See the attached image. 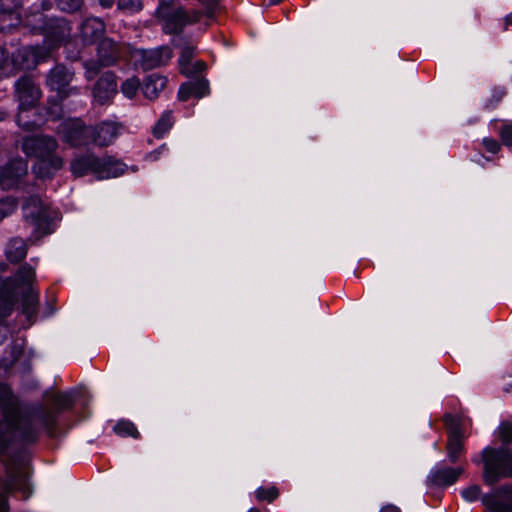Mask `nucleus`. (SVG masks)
I'll list each match as a JSON object with an SVG mask.
<instances>
[{"label":"nucleus","instance_id":"22","mask_svg":"<svg viewBox=\"0 0 512 512\" xmlns=\"http://www.w3.org/2000/svg\"><path fill=\"white\" fill-rule=\"evenodd\" d=\"M209 93L208 81L204 78H198L194 81H188L181 85L178 92L180 101H188L191 97L202 98Z\"/></svg>","mask_w":512,"mask_h":512},{"label":"nucleus","instance_id":"54","mask_svg":"<svg viewBox=\"0 0 512 512\" xmlns=\"http://www.w3.org/2000/svg\"><path fill=\"white\" fill-rule=\"evenodd\" d=\"M504 22H505V27H504L505 30L508 29L509 25L512 26V13L505 17Z\"/></svg>","mask_w":512,"mask_h":512},{"label":"nucleus","instance_id":"49","mask_svg":"<svg viewBox=\"0 0 512 512\" xmlns=\"http://www.w3.org/2000/svg\"><path fill=\"white\" fill-rule=\"evenodd\" d=\"M8 327L6 323H0V345L4 343V341L8 337Z\"/></svg>","mask_w":512,"mask_h":512},{"label":"nucleus","instance_id":"12","mask_svg":"<svg viewBox=\"0 0 512 512\" xmlns=\"http://www.w3.org/2000/svg\"><path fill=\"white\" fill-rule=\"evenodd\" d=\"M140 67L145 70H152L166 65L173 56V50L168 45L154 49H139L133 55Z\"/></svg>","mask_w":512,"mask_h":512},{"label":"nucleus","instance_id":"52","mask_svg":"<svg viewBox=\"0 0 512 512\" xmlns=\"http://www.w3.org/2000/svg\"><path fill=\"white\" fill-rule=\"evenodd\" d=\"M115 0H99V3L104 8H110L113 6Z\"/></svg>","mask_w":512,"mask_h":512},{"label":"nucleus","instance_id":"3","mask_svg":"<svg viewBox=\"0 0 512 512\" xmlns=\"http://www.w3.org/2000/svg\"><path fill=\"white\" fill-rule=\"evenodd\" d=\"M130 57V48L121 41L106 37L99 41L96 47V58L88 59L83 62L85 69V78L91 81L105 67H111L122 61L128 60Z\"/></svg>","mask_w":512,"mask_h":512},{"label":"nucleus","instance_id":"46","mask_svg":"<svg viewBox=\"0 0 512 512\" xmlns=\"http://www.w3.org/2000/svg\"><path fill=\"white\" fill-rule=\"evenodd\" d=\"M501 142L494 138H484L482 140V145L485 150L492 154H497L501 150Z\"/></svg>","mask_w":512,"mask_h":512},{"label":"nucleus","instance_id":"25","mask_svg":"<svg viewBox=\"0 0 512 512\" xmlns=\"http://www.w3.org/2000/svg\"><path fill=\"white\" fill-rule=\"evenodd\" d=\"M167 78L159 74H151L147 76L142 85V92L149 100L158 98L159 93L165 89Z\"/></svg>","mask_w":512,"mask_h":512},{"label":"nucleus","instance_id":"13","mask_svg":"<svg viewBox=\"0 0 512 512\" xmlns=\"http://www.w3.org/2000/svg\"><path fill=\"white\" fill-rule=\"evenodd\" d=\"M124 125L121 122L106 120L91 125V145L106 148L112 145L121 133Z\"/></svg>","mask_w":512,"mask_h":512},{"label":"nucleus","instance_id":"10","mask_svg":"<svg viewBox=\"0 0 512 512\" xmlns=\"http://www.w3.org/2000/svg\"><path fill=\"white\" fill-rule=\"evenodd\" d=\"M74 78V72L64 64H56L47 74L46 84L51 90L57 92L60 101L65 100L72 94H77L79 89L71 87L70 83Z\"/></svg>","mask_w":512,"mask_h":512},{"label":"nucleus","instance_id":"33","mask_svg":"<svg viewBox=\"0 0 512 512\" xmlns=\"http://www.w3.org/2000/svg\"><path fill=\"white\" fill-rule=\"evenodd\" d=\"M198 3L204 7L205 11H202L204 17L208 20L207 25H210L215 20L216 16L221 11L220 1L221 0H197Z\"/></svg>","mask_w":512,"mask_h":512},{"label":"nucleus","instance_id":"21","mask_svg":"<svg viewBox=\"0 0 512 512\" xmlns=\"http://www.w3.org/2000/svg\"><path fill=\"white\" fill-rule=\"evenodd\" d=\"M27 162L21 158H15L0 167V185L18 181L27 174Z\"/></svg>","mask_w":512,"mask_h":512},{"label":"nucleus","instance_id":"7","mask_svg":"<svg viewBox=\"0 0 512 512\" xmlns=\"http://www.w3.org/2000/svg\"><path fill=\"white\" fill-rule=\"evenodd\" d=\"M443 422L447 429L446 452L449 462L457 464L465 454V438L463 420L460 416L446 413Z\"/></svg>","mask_w":512,"mask_h":512},{"label":"nucleus","instance_id":"17","mask_svg":"<svg viewBox=\"0 0 512 512\" xmlns=\"http://www.w3.org/2000/svg\"><path fill=\"white\" fill-rule=\"evenodd\" d=\"M106 24L97 17H88L80 25L79 37L86 46L98 44L106 38Z\"/></svg>","mask_w":512,"mask_h":512},{"label":"nucleus","instance_id":"30","mask_svg":"<svg viewBox=\"0 0 512 512\" xmlns=\"http://www.w3.org/2000/svg\"><path fill=\"white\" fill-rule=\"evenodd\" d=\"M196 54V46L191 42H185L181 47L180 57L178 60L179 70L181 74H189V63H192Z\"/></svg>","mask_w":512,"mask_h":512},{"label":"nucleus","instance_id":"44","mask_svg":"<svg viewBox=\"0 0 512 512\" xmlns=\"http://www.w3.org/2000/svg\"><path fill=\"white\" fill-rule=\"evenodd\" d=\"M462 497L470 502L476 501L480 498L481 488L478 485H471L466 487L461 492Z\"/></svg>","mask_w":512,"mask_h":512},{"label":"nucleus","instance_id":"39","mask_svg":"<svg viewBox=\"0 0 512 512\" xmlns=\"http://www.w3.org/2000/svg\"><path fill=\"white\" fill-rule=\"evenodd\" d=\"M83 2V0H55L57 7L67 13L79 11Z\"/></svg>","mask_w":512,"mask_h":512},{"label":"nucleus","instance_id":"55","mask_svg":"<svg viewBox=\"0 0 512 512\" xmlns=\"http://www.w3.org/2000/svg\"><path fill=\"white\" fill-rule=\"evenodd\" d=\"M23 351H24V347H23V345H22V344H17V343H15L14 348L12 349V351H11V352H18V353H21V352H23Z\"/></svg>","mask_w":512,"mask_h":512},{"label":"nucleus","instance_id":"24","mask_svg":"<svg viewBox=\"0 0 512 512\" xmlns=\"http://www.w3.org/2000/svg\"><path fill=\"white\" fill-rule=\"evenodd\" d=\"M22 313L26 316L29 324L35 322L39 307V292L34 288L27 289L21 298Z\"/></svg>","mask_w":512,"mask_h":512},{"label":"nucleus","instance_id":"29","mask_svg":"<svg viewBox=\"0 0 512 512\" xmlns=\"http://www.w3.org/2000/svg\"><path fill=\"white\" fill-rule=\"evenodd\" d=\"M15 303L16 298L12 291L0 293V323H6L7 318L14 311Z\"/></svg>","mask_w":512,"mask_h":512},{"label":"nucleus","instance_id":"41","mask_svg":"<svg viewBox=\"0 0 512 512\" xmlns=\"http://www.w3.org/2000/svg\"><path fill=\"white\" fill-rule=\"evenodd\" d=\"M29 110H20L19 114L17 115L16 121L17 124L26 131H33L36 130L39 127V124H37L35 121L28 120V115H25L26 112Z\"/></svg>","mask_w":512,"mask_h":512},{"label":"nucleus","instance_id":"32","mask_svg":"<svg viewBox=\"0 0 512 512\" xmlns=\"http://www.w3.org/2000/svg\"><path fill=\"white\" fill-rule=\"evenodd\" d=\"M113 431L120 437H132L134 439L140 437L137 427L129 420H119L113 427Z\"/></svg>","mask_w":512,"mask_h":512},{"label":"nucleus","instance_id":"37","mask_svg":"<svg viewBox=\"0 0 512 512\" xmlns=\"http://www.w3.org/2000/svg\"><path fill=\"white\" fill-rule=\"evenodd\" d=\"M143 0H117V7L121 11L137 13L143 9Z\"/></svg>","mask_w":512,"mask_h":512},{"label":"nucleus","instance_id":"28","mask_svg":"<svg viewBox=\"0 0 512 512\" xmlns=\"http://www.w3.org/2000/svg\"><path fill=\"white\" fill-rule=\"evenodd\" d=\"M14 281L18 287L34 288L33 284L36 281L34 267L28 263L21 264L15 273Z\"/></svg>","mask_w":512,"mask_h":512},{"label":"nucleus","instance_id":"42","mask_svg":"<svg viewBox=\"0 0 512 512\" xmlns=\"http://www.w3.org/2000/svg\"><path fill=\"white\" fill-rule=\"evenodd\" d=\"M21 0H0V14L11 15L21 7Z\"/></svg>","mask_w":512,"mask_h":512},{"label":"nucleus","instance_id":"18","mask_svg":"<svg viewBox=\"0 0 512 512\" xmlns=\"http://www.w3.org/2000/svg\"><path fill=\"white\" fill-rule=\"evenodd\" d=\"M2 492L0 493V512L9 511L8 494L21 491L25 498L30 494L26 479L15 473H11L6 480L0 479Z\"/></svg>","mask_w":512,"mask_h":512},{"label":"nucleus","instance_id":"51","mask_svg":"<svg viewBox=\"0 0 512 512\" xmlns=\"http://www.w3.org/2000/svg\"><path fill=\"white\" fill-rule=\"evenodd\" d=\"M2 291H9V288L7 287V280L0 275V293Z\"/></svg>","mask_w":512,"mask_h":512},{"label":"nucleus","instance_id":"15","mask_svg":"<svg viewBox=\"0 0 512 512\" xmlns=\"http://www.w3.org/2000/svg\"><path fill=\"white\" fill-rule=\"evenodd\" d=\"M464 467L441 466L431 470L426 479L429 487L444 488L455 484L464 473Z\"/></svg>","mask_w":512,"mask_h":512},{"label":"nucleus","instance_id":"31","mask_svg":"<svg viewBox=\"0 0 512 512\" xmlns=\"http://www.w3.org/2000/svg\"><path fill=\"white\" fill-rule=\"evenodd\" d=\"M174 118L172 111L164 112L153 127L152 133L155 138H162L173 126Z\"/></svg>","mask_w":512,"mask_h":512},{"label":"nucleus","instance_id":"5","mask_svg":"<svg viewBox=\"0 0 512 512\" xmlns=\"http://www.w3.org/2000/svg\"><path fill=\"white\" fill-rule=\"evenodd\" d=\"M156 17L163 22L166 34L177 35L183 32L187 25H193L204 18L202 10H186L182 7L173 9V1H161L156 10Z\"/></svg>","mask_w":512,"mask_h":512},{"label":"nucleus","instance_id":"8","mask_svg":"<svg viewBox=\"0 0 512 512\" xmlns=\"http://www.w3.org/2000/svg\"><path fill=\"white\" fill-rule=\"evenodd\" d=\"M56 133L61 141L70 147L78 148L91 145V125H87L81 118L63 120L57 126Z\"/></svg>","mask_w":512,"mask_h":512},{"label":"nucleus","instance_id":"6","mask_svg":"<svg viewBox=\"0 0 512 512\" xmlns=\"http://www.w3.org/2000/svg\"><path fill=\"white\" fill-rule=\"evenodd\" d=\"M483 480L493 485L501 478L512 477V453L506 448L487 447L482 451Z\"/></svg>","mask_w":512,"mask_h":512},{"label":"nucleus","instance_id":"45","mask_svg":"<svg viewBox=\"0 0 512 512\" xmlns=\"http://www.w3.org/2000/svg\"><path fill=\"white\" fill-rule=\"evenodd\" d=\"M12 390L11 387L5 383H0V405L5 407L12 400Z\"/></svg>","mask_w":512,"mask_h":512},{"label":"nucleus","instance_id":"4","mask_svg":"<svg viewBox=\"0 0 512 512\" xmlns=\"http://www.w3.org/2000/svg\"><path fill=\"white\" fill-rule=\"evenodd\" d=\"M25 23L35 32L44 36V41L57 50L70 42L72 27L65 18L46 17L40 11H33L26 15Z\"/></svg>","mask_w":512,"mask_h":512},{"label":"nucleus","instance_id":"48","mask_svg":"<svg viewBox=\"0 0 512 512\" xmlns=\"http://www.w3.org/2000/svg\"><path fill=\"white\" fill-rule=\"evenodd\" d=\"M10 55L6 48L0 46V74L8 67Z\"/></svg>","mask_w":512,"mask_h":512},{"label":"nucleus","instance_id":"26","mask_svg":"<svg viewBox=\"0 0 512 512\" xmlns=\"http://www.w3.org/2000/svg\"><path fill=\"white\" fill-rule=\"evenodd\" d=\"M15 67L18 69L31 70L37 67V60L34 58L32 46H25L17 49L10 56Z\"/></svg>","mask_w":512,"mask_h":512},{"label":"nucleus","instance_id":"43","mask_svg":"<svg viewBox=\"0 0 512 512\" xmlns=\"http://www.w3.org/2000/svg\"><path fill=\"white\" fill-rule=\"evenodd\" d=\"M498 435L503 443L512 442V422L503 421L498 427Z\"/></svg>","mask_w":512,"mask_h":512},{"label":"nucleus","instance_id":"14","mask_svg":"<svg viewBox=\"0 0 512 512\" xmlns=\"http://www.w3.org/2000/svg\"><path fill=\"white\" fill-rule=\"evenodd\" d=\"M486 512H512V486L503 485L481 497Z\"/></svg>","mask_w":512,"mask_h":512},{"label":"nucleus","instance_id":"9","mask_svg":"<svg viewBox=\"0 0 512 512\" xmlns=\"http://www.w3.org/2000/svg\"><path fill=\"white\" fill-rule=\"evenodd\" d=\"M23 210L26 222L35 227L38 237L52 233L51 210L43 203L39 196L33 195L27 198Z\"/></svg>","mask_w":512,"mask_h":512},{"label":"nucleus","instance_id":"20","mask_svg":"<svg viewBox=\"0 0 512 512\" xmlns=\"http://www.w3.org/2000/svg\"><path fill=\"white\" fill-rule=\"evenodd\" d=\"M102 158L94 153H86L74 158L70 163V170L75 177H83L92 173L100 179Z\"/></svg>","mask_w":512,"mask_h":512},{"label":"nucleus","instance_id":"35","mask_svg":"<svg viewBox=\"0 0 512 512\" xmlns=\"http://www.w3.org/2000/svg\"><path fill=\"white\" fill-rule=\"evenodd\" d=\"M141 87L138 77L133 76L126 79L121 85V92L129 99H133Z\"/></svg>","mask_w":512,"mask_h":512},{"label":"nucleus","instance_id":"1","mask_svg":"<svg viewBox=\"0 0 512 512\" xmlns=\"http://www.w3.org/2000/svg\"><path fill=\"white\" fill-rule=\"evenodd\" d=\"M42 404L32 405L23 410L19 429L23 440L37 442L42 431L50 438L58 435V416L74 406L70 393L46 391Z\"/></svg>","mask_w":512,"mask_h":512},{"label":"nucleus","instance_id":"2","mask_svg":"<svg viewBox=\"0 0 512 512\" xmlns=\"http://www.w3.org/2000/svg\"><path fill=\"white\" fill-rule=\"evenodd\" d=\"M57 149V140L47 135L27 137L22 143V150L27 156L40 160L37 173L41 177H48L50 169L56 171L63 167L64 161L61 156L56 154Z\"/></svg>","mask_w":512,"mask_h":512},{"label":"nucleus","instance_id":"50","mask_svg":"<svg viewBox=\"0 0 512 512\" xmlns=\"http://www.w3.org/2000/svg\"><path fill=\"white\" fill-rule=\"evenodd\" d=\"M380 512H401V511L397 506H395L393 504H387L382 507Z\"/></svg>","mask_w":512,"mask_h":512},{"label":"nucleus","instance_id":"27","mask_svg":"<svg viewBox=\"0 0 512 512\" xmlns=\"http://www.w3.org/2000/svg\"><path fill=\"white\" fill-rule=\"evenodd\" d=\"M100 179L118 177L126 170V165L112 156L102 157Z\"/></svg>","mask_w":512,"mask_h":512},{"label":"nucleus","instance_id":"19","mask_svg":"<svg viewBox=\"0 0 512 512\" xmlns=\"http://www.w3.org/2000/svg\"><path fill=\"white\" fill-rule=\"evenodd\" d=\"M117 93V77L114 72L103 73L93 88V97L100 105L107 104Z\"/></svg>","mask_w":512,"mask_h":512},{"label":"nucleus","instance_id":"11","mask_svg":"<svg viewBox=\"0 0 512 512\" xmlns=\"http://www.w3.org/2000/svg\"><path fill=\"white\" fill-rule=\"evenodd\" d=\"M15 94L19 101V110H31L41 99L42 92L33 77L24 75L15 82Z\"/></svg>","mask_w":512,"mask_h":512},{"label":"nucleus","instance_id":"36","mask_svg":"<svg viewBox=\"0 0 512 512\" xmlns=\"http://www.w3.org/2000/svg\"><path fill=\"white\" fill-rule=\"evenodd\" d=\"M256 499L260 502L267 501L268 503H272L279 496V490L275 486L271 487H259L255 491Z\"/></svg>","mask_w":512,"mask_h":512},{"label":"nucleus","instance_id":"23","mask_svg":"<svg viewBox=\"0 0 512 512\" xmlns=\"http://www.w3.org/2000/svg\"><path fill=\"white\" fill-rule=\"evenodd\" d=\"M28 242L21 237L11 238L5 247V257L8 262L18 264L22 262L28 252Z\"/></svg>","mask_w":512,"mask_h":512},{"label":"nucleus","instance_id":"56","mask_svg":"<svg viewBox=\"0 0 512 512\" xmlns=\"http://www.w3.org/2000/svg\"><path fill=\"white\" fill-rule=\"evenodd\" d=\"M3 408L1 405H0V409Z\"/></svg>","mask_w":512,"mask_h":512},{"label":"nucleus","instance_id":"34","mask_svg":"<svg viewBox=\"0 0 512 512\" xmlns=\"http://www.w3.org/2000/svg\"><path fill=\"white\" fill-rule=\"evenodd\" d=\"M31 46L34 58H36L37 60V65L42 62H46L48 59L52 57L53 52L57 50L55 47H52V45L47 43L46 41H43L42 44Z\"/></svg>","mask_w":512,"mask_h":512},{"label":"nucleus","instance_id":"53","mask_svg":"<svg viewBox=\"0 0 512 512\" xmlns=\"http://www.w3.org/2000/svg\"><path fill=\"white\" fill-rule=\"evenodd\" d=\"M51 7H52V4H51V2H50V1H47V0L42 1V3H41V9H42L43 11L50 10V9H51Z\"/></svg>","mask_w":512,"mask_h":512},{"label":"nucleus","instance_id":"47","mask_svg":"<svg viewBox=\"0 0 512 512\" xmlns=\"http://www.w3.org/2000/svg\"><path fill=\"white\" fill-rule=\"evenodd\" d=\"M207 68L206 63L203 60H197L194 63H189L188 70H190L189 74H184L187 77H195L198 74L204 72Z\"/></svg>","mask_w":512,"mask_h":512},{"label":"nucleus","instance_id":"16","mask_svg":"<svg viewBox=\"0 0 512 512\" xmlns=\"http://www.w3.org/2000/svg\"><path fill=\"white\" fill-rule=\"evenodd\" d=\"M23 411L19 412L15 416L8 417L5 421H0V454H2L10 445L13 438L18 442L30 445L35 442H28L22 439L19 422Z\"/></svg>","mask_w":512,"mask_h":512},{"label":"nucleus","instance_id":"38","mask_svg":"<svg viewBox=\"0 0 512 512\" xmlns=\"http://www.w3.org/2000/svg\"><path fill=\"white\" fill-rule=\"evenodd\" d=\"M17 207V201L13 197L0 199V221L12 214Z\"/></svg>","mask_w":512,"mask_h":512},{"label":"nucleus","instance_id":"40","mask_svg":"<svg viewBox=\"0 0 512 512\" xmlns=\"http://www.w3.org/2000/svg\"><path fill=\"white\" fill-rule=\"evenodd\" d=\"M501 143L507 147L512 146V121L504 123L498 130Z\"/></svg>","mask_w":512,"mask_h":512}]
</instances>
